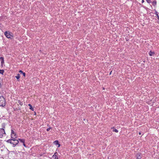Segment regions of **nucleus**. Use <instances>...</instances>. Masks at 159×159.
<instances>
[{"instance_id": "nucleus-2", "label": "nucleus", "mask_w": 159, "mask_h": 159, "mask_svg": "<svg viewBox=\"0 0 159 159\" xmlns=\"http://www.w3.org/2000/svg\"><path fill=\"white\" fill-rule=\"evenodd\" d=\"M6 105V101L2 96H0V106L4 107Z\"/></svg>"}, {"instance_id": "nucleus-7", "label": "nucleus", "mask_w": 159, "mask_h": 159, "mask_svg": "<svg viewBox=\"0 0 159 159\" xmlns=\"http://www.w3.org/2000/svg\"><path fill=\"white\" fill-rule=\"evenodd\" d=\"M0 59L1 61V63L2 65H3L4 63V58L3 57H1L0 58Z\"/></svg>"}, {"instance_id": "nucleus-25", "label": "nucleus", "mask_w": 159, "mask_h": 159, "mask_svg": "<svg viewBox=\"0 0 159 159\" xmlns=\"http://www.w3.org/2000/svg\"><path fill=\"white\" fill-rule=\"evenodd\" d=\"M22 103H21V102L20 103V105H22Z\"/></svg>"}, {"instance_id": "nucleus-1", "label": "nucleus", "mask_w": 159, "mask_h": 159, "mask_svg": "<svg viewBox=\"0 0 159 159\" xmlns=\"http://www.w3.org/2000/svg\"><path fill=\"white\" fill-rule=\"evenodd\" d=\"M7 142L10 143L13 145V147H15L19 143L18 140L15 139H11L8 140Z\"/></svg>"}, {"instance_id": "nucleus-18", "label": "nucleus", "mask_w": 159, "mask_h": 159, "mask_svg": "<svg viewBox=\"0 0 159 159\" xmlns=\"http://www.w3.org/2000/svg\"><path fill=\"white\" fill-rule=\"evenodd\" d=\"M147 2L149 3H150L151 2V0H146Z\"/></svg>"}, {"instance_id": "nucleus-10", "label": "nucleus", "mask_w": 159, "mask_h": 159, "mask_svg": "<svg viewBox=\"0 0 159 159\" xmlns=\"http://www.w3.org/2000/svg\"><path fill=\"white\" fill-rule=\"evenodd\" d=\"M20 77V74H17V75L16 76V78L17 80L19 79Z\"/></svg>"}, {"instance_id": "nucleus-23", "label": "nucleus", "mask_w": 159, "mask_h": 159, "mask_svg": "<svg viewBox=\"0 0 159 159\" xmlns=\"http://www.w3.org/2000/svg\"><path fill=\"white\" fill-rule=\"evenodd\" d=\"M23 145L24 146V147H26V145L25 144V143H23Z\"/></svg>"}, {"instance_id": "nucleus-9", "label": "nucleus", "mask_w": 159, "mask_h": 159, "mask_svg": "<svg viewBox=\"0 0 159 159\" xmlns=\"http://www.w3.org/2000/svg\"><path fill=\"white\" fill-rule=\"evenodd\" d=\"M28 106L30 107V109L32 111H34V108H33L32 107V106L31 105V104H28Z\"/></svg>"}, {"instance_id": "nucleus-12", "label": "nucleus", "mask_w": 159, "mask_h": 159, "mask_svg": "<svg viewBox=\"0 0 159 159\" xmlns=\"http://www.w3.org/2000/svg\"><path fill=\"white\" fill-rule=\"evenodd\" d=\"M157 4V2L156 1H154L152 2V5L153 6H155Z\"/></svg>"}, {"instance_id": "nucleus-4", "label": "nucleus", "mask_w": 159, "mask_h": 159, "mask_svg": "<svg viewBox=\"0 0 159 159\" xmlns=\"http://www.w3.org/2000/svg\"><path fill=\"white\" fill-rule=\"evenodd\" d=\"M6 135L4 129L3 128H0V138H1Z\"/></svg>"}, {"instance_id": "nucleus-15", "label": "nucleus", "mask_w": 159, "mask_h": 159, "mask_svg": "<svg viewBox=\"0 0 159 159\" xmlns=\"http://www.w3.org/2000/svg\"><path fill=\"white\" fill-rule=\"evenodd\" d=\"M4 70H0V73L2 74H3V73H4Z\"/></svg>"}, {"instance_id": "nucleus-17", "label": "nucleus", "mask_w": 159, "mask_h": 159, "mask_svg": "<svg viewBox=\"0 0 159 159\" xmlns=\"http://www.w3.org/2000/svg\"><path fill=\"white\" fill-rule=\"evenodd\" d=\"M55 154L53 156V157H54L55 159L57 158V159H58L57 158V156L55 155Z\"/></svg>"}, {"instance_id": "nucleus-26", "label": "nucleus", "mask_w": 159, "mask_h": 159, "mask_svg": "<svg viewBox=\"0 0 159 159\" xmlns=\"http://www.w3.org/2000/svg\"><path fill=\"white\" fill-rule=\"evenodd\" d=\"M139 134L140 135L141 134V133L140 132L139 133Z\"/></svg>"}, {"instance_id": "nucleus-21", "label": "nucleus", "mask_w": 159, "mask_h": 159, "mask_svg": "<svg viewBox=\"0 0 159 159\" xmlns=\"http://www.w3.org/2000/svg\"><path fill=\"white\" fill-rule=\"evenodd\" d=\"M22 74H23V75L24 76H25V72H23L22 73Z\"/></svg>"}, {"instance_id": "nucleus-13", "label": "nucleus", "mask_w": 159, "mask_h": 159, "mask_svg": "<svg viewBox=\"0 0 159 159\" xmlns=\"http://www.w3.org/2000/svg\"><path fill=\"white\" fill-rule=\"evenodd\" d=\"M18 140H19V141L20 142L22 143H25V141L24 139H18Z\"/></svg>"}, {"instance_id": "nucleus-19", "label": "nucleus", "mask_w": 159, "mask_h": 159, "mask_svg": "<svg viewBox=\"0 0 159 159\" xmlns=\"http://www.w3.org/2000/svg\"><path fill=\"white\" fill-rule=\"evenodd\" d=\"M55 143H56V144H58V141L57 140H56L55 142Z\"/></svg>"}, {"instance_id": "nucleus-20", "label": "nucleus", "mask_w": 159, "mask_h": 159, "mask_svg": "<svg viewBox=\"0 0 159 159\" xmlns=\"http://www.w3.org/2000/svg\"><path fill=\"white\" fill-rule=\"evenodd\" d=\"M51 129V128H47V131H49L50 130V129Z\"/></svg>"}, {"instance_id": "nucleus-8", "label": "nucleus", "mask_w": 159, "mask_h": 159, "mask_svg": "<svg viewBox=\"0 0 159 159\" xmlns=\"http://www.w3.org/2000/svg\"><path fill=\"white\" fill-rule=\"evenodd\" d=\"M154 54L155 53L154 52H152L151 51L149 52V54L150 56H153Z\"/></svg>"}, {"instance_id": "nucleus-5", "label": "nucleus", "mask_w": 159, "mask_h": 159, "mask_svg": "<svg viewBox=\"0 0 159 159\" xmlns=\"http://www.w3.org/2000/svg\"><path fill=\"white\" fill-rule=\"evenodd\" d=\"M11 139H15L17 138L16 134L13 130H11Z\"/></svg>"}, {"instance_id": "nucleus-14", "label": "nucleus", "mask_w": 159, "mask_h": 159, "mask_svg": "<svg viewBox=\"0 0 159 159\" xmlns=\"http://www.w3.org/2000/svg\"><path fill=\"white\" fill-rule=\"evenodd\" d=\"M2 80L0 78V88H1L2 86Z\"/></svg>"}, {"instance_id": "nucleus-11", "label": "nucleus", "mask_w": 159, "mask_h": 159, "mask_svg": "<svg viewBox=\"0 0 159 159\" xmlns=\"http://www.w3.org/2000/svg\"><path fill=\"white\" fill-rule=\"evenodd\" d=\"M155 14L156 16H157V19L159 20V15H158V12L157 11H155Z\"/></svg>"}, {"instance_id": "nucleus-22", "label": "nucleus", "mask_w": 159, "mask_h": 159, "mask_svg": "<svg viewBox=\"0 0 159 159\" xmlns=\"http://www.w3.org/2000/svg\"><path fill=\"white\" fill-rule=\"evenodd\" d=\"M19 72L20 73H22L23 72L21 70H20L19 71Z\"/></svg>"}, {"instance_id": "nucleus-16", "label": "nucleus", "mask_w": 159, "mask_h": 159, "mask_svg": "<svg viewBox=\"0 0 159 159\" xmlns=\"http://www.w3.org/2000/svg\"><path fill=\"white\" fill-rule=\"evenodd\" d=\"M113 132H116V133H117V132H118V130L117 129H113Z\"/></svg>"}, {"instance_id": "nucleus-6", "label": "nucleus", "mask_w": 159, "mask_h": 159, "mask_svg": "<svg viewBox=\"0 0 159 159\" xmlns=\"http://www.w3.org/2000/svg\"><path fill=\"white\" fill-rule=\"evenodd\" d=\"M136 157L138 159H140L142 157V155L139 153H137L136 154Z\"/></svg>"}, {"instance_id": "nucleus-3", "label": "nucleus", "mask_w": 159, "mask_h": 159, "mask_svg": "<svg viewBox=\"0 0 159 159\" xmlns=\"http://www.w3.org/2000/svg\"><path fill=\"white\" fill-rule=\"evenodd\" d=\"M4 34L8 38L11 39L13 38L12 33H10L9 31H6L4 33Z\"/></svg>"}, {"instance_id": "nucleus-24", "label": "nucleus", "mask_w": 159, "mask_h": 159, "mask_svg": "<svg viewBox=\"0 0 159 159\" xmlns=\"http://www.w3.org/2000/svg\"><path fill=\"white\" fill-rule=\"evenodd\" d=\"M144 0H142V3H143L144 2Z\"/></svg>"}]
</instances>
